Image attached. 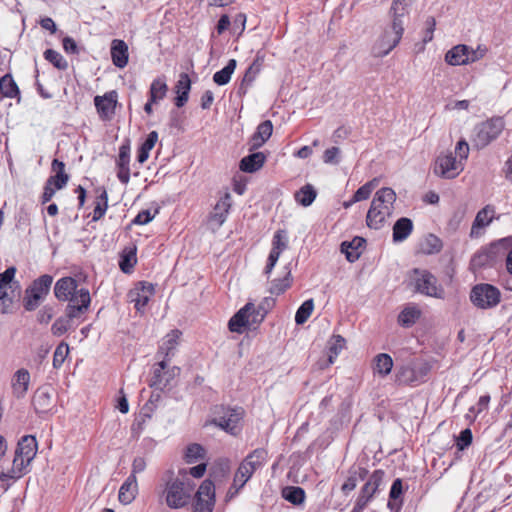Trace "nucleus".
<instances>
[{
	"instance_id": "nucleus-1",
	"label": "nucleus",
	"mask_w": 512,
	"mask_h": 512,
	"mask_svg": "<svg viewBox=\"0 0 512 512\" xmlns=\"http://www.w3.org/2000/svg\"><path fill=\"white\" fill-rule=\"evenodd\" d=\"M395 201L396 193L392 188L384 187L378 190L367 213V225L370 228L380 229L386 219L392 215Z\"/></svg>"
},
{
	"instance_id": "nucleus-2",
	"label": "nucleus",
	"mask_w": 512,
	"mask_h": 512,
	"mask_svg": "<svg viewBox=\"0 0 512 512\" xmlns=\"http://www.w3.org/2000/svg\"><path fill=\"white\" fill-rule=\"evenodd\" d=\"M194 490V483L186 476L173 478L166 483L165 500L168 507L178 509L184 507Z\"/></svg>"
},
{
	"instance_id": "nucleus-3",
	"label": "nucleus",
	"mask_w": 512,
	"mask_h": 512,
	"mask_svg": "<svg viewBox=\"0 0 512 512\" xmlns=\"http://www.w3.org/2000/svg\"><path fill=\"white\" fill-rule=\"evenodd\" d=\"M512 238H503L488 247L480 249L471 259L470 265L473 270L494 266L505 256L510 247Z\"/></svg>"
},
{
	"instance_id": "nucleus-4",
	"label": "nucleus",
	"mask_w": 512,
	"mask_h": 512,
	"mask_svg": "<svg viewBox=\"0 0 512 512\" xmlns=\"http://www.w3.org/2000/svg\"><path fill=\"white\" fill-rule=\"evenodd\" d=\"M268 459V452L264 448H257L250 452L239 464L234 478L238 487H244L245 484L251 479L255 471L262 468Z\"/></svg>"
},
{
	"instance_id": "nucleus-5",
	"label": "nucleus",
	"mask_w": 512,
	"mask_h": 512,
	"mask_svg": "<svg viewBox=\"0 0 512 512\" xmlns=\"http://www.w3.org/2000/svg\"><path fill=\"white\" fill-rule=\"evenodd\" d=\"M215 417L212 423L231 435H237L240 431L239 423L243 418L244 410L241 407H216Z\"/></svg>"
},
{
	"instance_id": "nucleus-6",
	"label": "nucleus",
	"mask_w": 512,
	"mask_h": 512,
	"mask_svg": "<svg viewBox=\"0 0 512 512\" xmlns=\"http://www.w3.org/2000/svg\"><path fill=\"white\" fill-rule=\"evenodd\" d=\"M404 32L403 21L392 19L391 26L384 31L374 46V54L377 57L388 55L400 42Z\"/></svg>"
},
{
	"instance_id": "nucleus-7",
	"label": "nucleus",
	"mask_w": 512,
	"mask_h": 512,
	"mask_svg": "<svg viewBox=\"0 0 512 512\" xmlns=\"http://www.w3.org/2000/svg\"><path fill=\"white\" fill-rule=\"evenodd\" d=\"M504 122L501 118H492L478 124L474 129L473 144L482 149L495 140L503 131Z\"/></svg>"
},
{
	"instance_id": "nucleus-8",
	"label": "nucleus",
	"mask_w": 512,
	"mask_h": 512,
	"mask_svg": "<svg viewBox=\"0 0 512 512\" xmlns=\"http://www.w3.org/2000/svg\"><path fill=\"white\" fill-rule=\"evenodd\" d=\"M414 283L416 291L430 297L443 299L445 291L438 284L437 278L427 270L414 269Z\"/></svg>"
},
{
	"instance_id": "nucleus-9",
	"label": "nucleus",
	"mask_w": 512,
	"mask_h": 512,
	"mask_svg": "<svg viewBox=\"0 0 512 512\" xmlns=\"http://www.w3.org/2000/svg\"><path fill=\"white\" fill-rule=\"evenodd\" d=\"M500 297V291L490 284H478L470 294L472 303L481 309L495 307L500 302Z\"/></svg>"
},
{
	"instance_id": "nucleus-10",
	"label": "nucleus",
	"mask_w": 512,
	"mask_h": 512,
	"mask_svg": "<svg viewBox=\"0 0 512 512\" xmlns=\"http://www.w3.org/2000/svg\"><path fill=\"white\" fill-rule=\"evenodd\" d=\"M464 169V163H461L454 156L453 152H446L437 157L434 173L442 178L453 179L458 176Z\"/></svg>"
},
{
	"instance_id": "nucleus-11",
	"label": "nucleus",
	"mask_w": 512,
	"mask_h": 512,
	"mask_svg": "<svg viewBox=\"0 0 512 512\" xmlns=\"http://www.w3.org/2000/svg\"><path fill=\"white\" fill-rule=\"evenodd\" d=\"M215 506L214 483L206 479L198 488L192 504L193 512H212Z\"/></svg>"
},
{
	"instance_id": "nucleus-12",
	"label": "nucleus",
	"mask_w": 512,
	"mask_h": 512,
	"mask_svg": "<svg viewBox=\"0 0 512 512\" xmlns=\"http://www.w3.org/2000/svg\"><path fill=\"white\" fill-rule=\"evenodd\" d=\"M179 371L180 369L178 367L167 368L166 360L163 359L155 365L149 386L163 390L178 375Z\"/></svg>"
},
{
	"instance_id": "nucleus-13",
	"label": "nucleus",
	"mask_w": 512,
	"mask_h": 512,
	"mask_svg": "<svg viewBox=\"0 0 512 512\" xmlns=\"http://www.w3.org/2000/svg\"><path fill=\"white\" fill-rule=\"evenodd\" d=\"M68 300L66 315L70 319L77 318L84 313L91 302L90 293L85 288L77 289Z\"/></svg>"
},
{
	"instance_id": "nucleus-14",
	"label": "nucleus",
	"mask_w": 512,
	"mask_h": 512,
	"mask_svg": "<svg viewBox=\"0 0 512 512\" xmlns=\"http://www.w3.org/2000/svg\"><path fill=\"white\" fill-rule=\"evenodd\" d=\"M117 98L118 94L115 90L94 98L95 107L102 120H110L114 116Z\"/></svg>"
},
{
	"instance_id": "nucleus-15",
	"label": "nucleus",
	"mask_w": 512,
	"mask_h": 512,
	"mask_svg": "<svg viewBox=\"0 0 512 512\" xmlns=\"http://www.w3.org/2000/svg\"><path fill=\"white\" fill-rule=\"evenodd\" d=\"M153 294L154 286L151 283H140V286L129 291L128 299L137 311L143 312Z\"/></svg>"
},
{
	"instance_id": "nucleus-16",
	"label": "nucleus",
	"mask_w": 512,
	"mask_h": 512,
	"mask_svg": "<svg viewBox=\"0 0 512 512\" xmlns=\"http://www.w3.org/2000/svg\"><path fill=\"white\" fill-rule=\"evenodd\" d=\"M130 140L126 139L119 147V154L117 158V177L123 184H127L130 180Z\"/></svg>"
},
{
	"instance_id": "nucleus-17",
	"label": "nucleus",
	"mask_w": 512,
	"mask_h": 512,
	"mask_svg": "<svg viewBox=\"0 0 512 512\" xmlns=\"http://www.w3.org/2000/svg\"><path fill=\"white\" fill-rule=\"evenodd\" d=\"M287 248V241L285 232L282 230L277 231L274 234L272 249L268 256V262L265 268V274L269 275L276 265L280 254Z\"/></svg>"
},
{
	"instance_id": "nucleus-18",
	"label": "nucleus",
	"mask_w": 512,
	"mask_h": 512,
	"mask_svg": "<svg viewBox=\"0 0 512 512\" xmlns=\"http://www.w3.org/2000/svg\"><path fill=\"white\" fill-rule=\"evenodd\" d=\"M231 194L226 192L216 203L210 214V222L219 228L225 222L231 208Z\"/></svg>"
},
{
	"instance_id": "nucleus-19",
	"label": "nucleus",
	"mask_w": 512,
	"mask_h": 512,
	"mask_svg": "<svg viewBox=\"0 0 512 512\" xmlns=\"http://www.w3.org/2000/svg\"><path fill=\"white\" fill-rule=\"evenodd\" d=\"M273 132V124L270 120L260 123L255 133L250 138V150H255L264 145L271 137Z\"/></svg>"
},
{
	"instance_id": "nucleus-20",
	"label": "nucleus",
	"mask_w": 512,
	"mask_h": 512,
	"mask_svg": "<svg viewBox=\"0 0 512 512\" xmlns=\"http://www.w3.org/2000/svg\"><path fill=\"white\" fill-rule=\"evenodd\" d=\"M111 59L118 68H124L128 63V45L120 39H115L111 44Z\"/></svg>"
},
{
	"instance_id": "nucleus-21",
	"label": "nucleus",
	"mask_w": 512,
	"mask_h": 512,
	"mask_svg": "<svg viewBox=\"0 0 512 512\" xmlns=\"http://www.w3.org/2000/svg\"><path fill=\"white\" fill-rule=\"evenodd\" d=\"M30 383V373L27 369H19L15 372L12 378V390L13 394L17 398H22L28 391Z\"/></svg>"
},
{
	"instance_id": "nucleus-22",
	"label": "nucleus",
	"mask_w": 512,
	"mask_h": 512,
	"mask_svg": "<svg viewBox=\"0 0 512 512\" xmlns=\"http://www.w3.org/2000/svg\"><path fill=\"white\" fill-rule=\"evenodd\" d=\"M253 309V303H247L229 320L228 327L231 332L242 333L245 327L249 328V310Z\"/></svg>"
},
{
	"instance_id": "nucleus-23",
	"label": "nucleus",
	"mask_w": 512,
	"mask_h": 512,
	"mask_svg": "<svg viewBox=\"0 0 512 512\" xmlns=\"http://www.w3.org/2000/svg\"><path fill=\"white\" fill-rule=\"evenodd\" d=\"M77 282L72 277H64L58 280L54 287V294L58 300L67 301L77 290Z\"/></svg>"
},
{
	"instance_id": "nucleus-24",
	"label": "nucleus",
	"mask_w": 512,
	"mask_h": 512,
	"mask_svg": "<svg viewBox=\"0 0 512 512\" xmlns=\"http://www.w3.org/2000/svg\"><path fill=\"white\" fill-rule=\"evenodd\" d=\"M138 492L137 478L129 475L119 489V501L122 504H130L136 497Z\"/></svg>"
},
{
	"instance_id": "nucleus-25",
	"label": "nucleus",
	"mask_w": 512,
	"mask_h": 512,
	"mask_svg": "<svg viewBox=\"0 0 512 512\" xmlns=\"http://www.w3.org/2000/svg\"><path fill=\"white\" fill-rule=\"evenodd\" d=\"M15 273L16 268L13 266L0 273V291H9L14 295H21V286L18 281L14 280Z\"/></svg>"
},
{
	"instance_id": "nucleus-26",
	"label": "nucleus",
	"mask_w": 512,
	"mask_h": 512,
	"mask_svg": "<svg viewBox=\"0 0 512 512\" xmlns=\"http://www.w3.org/2000/svg\"><path fill=\"white\" fill-rule=\"evenodd\" d=\"M395 384L399 386H413L418 384V378L410 363L402 365L396 369L394 375Z\"/></svg>"
},
{
	"instance_id": "nucleus-27",
	"label": "nucleus",
	"mask_w": 512,
	"mask_h": 512,
	"mask_svg": "<svg viewBox=\"0 0 512 512\" xmlns=\"http://www.w3.org/2000/svg\"><path fill=\"white\" fill-rule=\"evenodd\" d=\"M365 242V239L362 237H355L350 242L344 241L341 244V252L345 254L349 262H354L360 257Z\"/></svg>"
},
{
	"instance_id": "nucleus-28",
	"label": "nucleus",
	"mask_w": 512,
	"mask_h": 512,
	"mask_svg": "<svg viewBox=\"0 0 512 512\" xmlns=\"http://www.w3.org/2000/svg\"><path fill=\"white\" fill-rule=\"evenodd\" d=\"M175 89L177 93V97L175 98V105L180 108L185 105L189 98L191 81L188 74H180Z\"/></svg>"
},
{
	"instance_id": "nucleus-29",
	"label": "nucleus",
	"mask_w": 512,
	"mask_h": 512,
	"mask_svg": "<svg viewBox=\"0 0 512 512\" xmlns=\"http://www.w3.org/2000/svg\"><path fill=\"white\" fill-rule=\"evenodd\" d=\"M393 359L387 353H380L374 357L373 372L381 378L388 376L393 368Z\"/></svg>"
},
{
	"instance_id": "nucleus-30",
	"label": "nucleus",
	"mask_w": 512,
	"mask_h": 512,
	"mask_svg": "<svg viewBox=\"0 0 512 512\" xmlns=\"http://www.w3.org/2000/svg\"><path fill=\"white\" fill-rule=\"evenodd\" d=\"M468 46L459 44L451 48L445 55V61L452 66L467 65Z\"/></svg>"
},
{
	"instance_id": "nucleus-31",
	"label": "nucleus",
	"mask_w": 512,
	"mask_h": 512,
	"mask_svg": "<svg viewBox=\"0 0 512 512\" xmlns=\"http://www.w3.org/2000/svg\"><path fill=\"white\" fill-rule=\"evenodd\" d=\"M403 483L400 478L393 481L390 492L388 508L393 512H399L403 504Z\"/></svg>"
},
{
	"instance_id": "nucleus-32",
	"label": "nucleus",
	"mask_w": 512,
	"mask_h": 512,
	"mask_svg": "<svg viewBox=\"0 0 512 512\" xmlns=\"http://www.w3.org/2000/svg\"><path fill=\"white\" fill-rule=\"evenodd\" d=\"M266 156L262 152L252 153L240 161V169L243 172L253 173L259 170L265 162Z\"/></svg>"
},
{
	"instance_id": "nucleus-33",
	"label": "nucleus",
	"mask_w": 512,
	"mask_h": 512,
	"mask_svg": "<svg viewBox=\"0 0 512 512\" xmlns=\"http://www.w3.org/2000/svg\"><path fill=\"white\" fill-rule=\"evenodd\" d=\"M52 169L55 172V175L49 177L47 182L53 185L56 189H62L65 187L69 179V176L65 173V164L62 161L54 159L52 162Z\"/></svg>"
},
{
	"instance_id": "nucleus-34",
	"label": "nucleus",
	"mask_w": 512,
	"mask_h": 512,
	"mask_svg": "<svg viewBox=\"0 0 512 512\" xmlns=\"http://www.w3.org/2000/svg\"><path fill=\"white\" fill-rule=\"evenodd\" d=\"M495 213V209L491 205H486L483 209H481L473 222L471 228V235L477 234V230L488 226L493 219Z\"/></svg>"
},
{
	"instance_id": "nucleus-35",
	"label": "nucleus",
	"mask_w": 512,
	"mask_h": 512,
	"mask_svg": "<svg viewBox=\"0 0 512 512\" xmlns=\"http://www.w3.org/2000/svg\"><path fill=\"white\" fill-rule=\"evenodd\" d=\"M413 230L411 219L402 217L396 221L393 226V241L402 242L408 238Z\"/></svg>"
},
{
	"instance_id": "nucleus-36",
	"label": "nucleus",
	"mask_w": 512,
	"mask_h": 512,
	"mask_svg": "<svg viewBox=\"0 0 512 512\" xmlns=\"http://www.w3.org/2000/svg\"><path fill=\"white\" fill-rule=\"evenodd\" d=\"M0 94L6 98H17L20 102V91L11 74H5L0 78Z\"/></svg>"
},
{
	"instance_id": "nucleus-37",
	"label": "nucleus",
	"mask_w": 512,
	"mask_h": 512,
	"mask_svg": "<svg viewBox=\"0 0 512 512\" xmlns=\"http://www.w3.org/2000/svg\"><path fill=\"white\" fill-rule=\"evenodd\" d=\"M180 335L181 332L179 330H172L170 333H168L159 348L158 355H163L165 360L166 358H170V356L174 354V350L178 344L177 341Z\"/></svg>"
},
{
	"instance_id": "nucleus-38",
	"label": "nucleus",
	"mask_w": 512,
	"mask_h": 512,
	"mask_svg": "<svg viewBox=\"0 0 512 512\" xmlns=\"http://www.w3.org/2000/svg\"><path fill=\"white\" fill-rule=\"evenodd\" d=\"M52 392L53 388L50 385L38 388L35 392L38 406L34 407V410L40 413L46 412L52 403Z\"/></svg>"
},
{
	"instance_id": "nucleus-39",
	"label": "nucleus",
	"mask_w": 512,
	"mask_h": 512,
	"mask_svg": "<svg viewBox=\"0 0 512 512\" xmlns=\"http://www.w3.org/2000/svg\"><path fill=\"white\" fill-rule=\"evenodd\" d=\"M384 475L383 470H375L362 487L361 492L372 498L382 484Z\"/></svg>"
},
{
	"instance_id": "nucleus-40",
	"label": "nucleus",
	"mask_w": 512,
	"mask_h": 512,
	"mask_svg": "<svg viewBox=\"0 0 512 512\" xmlns=\"http://www.w3.org/2000/svg\"><path fill=\"white\" fill-rule=\"evenodd\" d=\"M52 281V276L47 274L42 275L38 280H34V306L38 300L49 293Z\"/></svg>"
},
{
	"instance_id": "nucleus-41",
	"label": "nucleus",
	"mask_w": 512,
	"mask_h": 512,
	"mask_svg": "<svg viewBox=\"0 0 512 512\" xmlns=\"http://www.w3.org/2000/svg\"><path fill=\"white\" fill-rule=\"evenodd\" d=\"M282 497L293 505H301L304 503L306 495L301 487L287 486L282 490Z\"/></svg>"
},
{
	"instance_id": "nucleus-42",
	"label": "nucleus",
	"mask_w": 512,
	"mask_h": 512,
	"mask_svg": "<svg viewBox=\"0 0 512 512\" xmlns=\"http://www.w3.org/2000/svg\"><path fill=\"white\" fill-rule=\"evenodd\" d=\"M237 66V62L235 59H230L227 63V65L221 69L220 71H217L213 75V81L219 85L223 86L229 83L232 74L234 73Z\"/></svg>"
},
{
	"instance_id": "nucleus-43",
	"label": "nucleus",
	"mask_w": 512,
	"mask_h": 512,
	"mask_svg": "<svg viewBox=\"0 0 512 512\" xmlns=\"http://www.w3.org/2000/svg\"><path fill=\"white\" fill-rule=\"evenodd\" d=\"M265 55L261 51H258L256 57L252 64L248 67L243 80L242 85L244 83L250 84L254 81L256 75L260 72L262 65L264 63Z\"/></svg>"
},
{
	"instance_id": "nucleus-44",
	"label": "nucleus",
	"mask_w": 512,
	"mask_h": 512,
	"mask_svg": "<svg viewBox=\"0 0 512 512\" xmlns=\"http://www.w3.org/2000/svg\"><path fill=\"white\" fill-rule=\"evenodd\" d=\"M99 194L96 197L95 200V207L93 210V221L100 220L106 213V210L108 208V194L105 189H99Z\"/></svg>"
},
{
	"instance_id": "nucleus-45",
	"label": "nucleus",
	"mask_w": 512,
	"mask_h": 512,
	"mask_svg": "<svg viewBox=\"0 0 512 512\" xmlns=\"http://www.w3.org/2000/svg\"><path fill=\"white\" fill-rule=\"evenodd\" d=\"M316 190L310 184L303 186L296 194V201L304 207L310 206L316 198Z\"/></svg>"
},
{
	"instance_id": "nucleus-46",
	"label": "nucleus",
	"mask_w": 512,
	"mask_h": 512,
	"mask_svg": "<svg viewBox=\"0 0 512 512\" xmlns=\"http://www.w3.org/2000/svg\"><path fill=\"white\" fill-rule=\"evenodd\" d=\"M413 0H393L390 7L392 19L403 21V17L408 14V8Z\"/></svg>"
},
{
	"instance_id": "nucleus-47",
	"label": "nucleus",
	"mask_w": 512,
	"mask_h": 512,
	"mask_svg": "<svg viewBox=\"0 0 512 512\" xmlns=\"http://www.w3.org/2000/svg\"><path fill=\"white\" fill-rule=\"evenodd\" d=\"M421 312L415 307H406L398 316V322L403 327L412 326L420 317Z\"/></svg>"
},
{
	"instance_id": "nucleus-48",
	"label": "nucleus",
	"mask_w": 512,
	"mask_h": 512,
	"mask_svg": "<svg viewBox=\"0 0 512 512\" xmlns=\"http://www.w3.org/2000/svg\"><path fill=\"white\" fill-rule=\"evenodd\" d=\"M167 90L168 87L164 80L160 78L153 80L149 91V98L151 99V102H158L162 100L166 96Z\"/></svg>"
},
{
	"instance_id": "nucleus-49",
	"label": "nucleus",
	"mask_w": 512,
	"mask_h": 512,
	"mask_svg": "<svg viewBox=\"0 0 512 512\" xmlns=\"http://www.w3.org/2000/svg\"><path fill=\"white\" fill-rule=\"evenodd\" d=\"M314 309L313 299H308L302 303L295 314V322L298 325L304 324L311 316Z\"/></svg>"
},
{
	"instance_id": "nucleus-50",
	"label": "nucleus",
	"mask_w": 512,
	"mask_h": 512,
	"mask_svg": "<svg viewBox=\"0 0 512 512\" xmlns=\"http://www.w3.org/2000/svg\"><path fill=\"white\" fill-rule=\"evenodd\" d=\"M378 182V179L374 178L358 188L353 195L352 202H359L368 199L374 188L378 185Z\"/></svg>"
},
{
	"instance_id": "nucleus-51",
	"label": "nucleus",
	"mask_w": 512,
	"mask_h": 512,
	"mask_svg": "<svg viewBox=\"0 0 512 512\" xmlns=\"http://www.w3.org/2000/svg\"><path fill=\"white\" fill-rule=\"evenodd\" d=\"M44 57L48 62H50L54 67H56L59 70H66L68 68V62L56 50L47 49L44 52Z\"/></svg>"
},
{
	"instance_id": "nucleus-52",
	"label": "nucleus",
	"mask_w": 512,
	"mask_h": 512,
	"mask_svg": "<svg viewBox=\"0 0 512 512\" xmlns=\"http://www.w3.org/2000/svg\"><path fill=\"white\" fill-rule=\"evenodd\" d=\"M205 455L204 448L199 444H190L185 453L187 463H194L199 459H203Z\"/></svg>"
},
{
	"instance_id": "nucleus-53",
	"label": "nucleus",
	"mask_w": 512,
	"mask_h": 512,
	"mask_svg": "<svg viewBox=\"0 0 512 512\" xmlns=\"http://www.w3.org/2000/svg\"><path fill=\"white\" fill-rule=\"evenodd\" d=\"M266 314L267 311L264 308L261 306L255 307L253 304V309L248 312L249 328H256L264 320Z\"/></svg>"
},
{
	"instance_id": "nucleus-54",
	"label": "nucleus",
	"mask_w": 512,
	"mask_h": 512,
	"mask_svg": "<svg viewBox=\"0 0 512 512\" xmlns=\"http://www.w3.org/2000/svg\"><path fill=\"white\" fill-rule=\"evenodd\" d=\"M21 295H14L9 291H0V313L6 314L15 299L19 300Z\"/></svg>"
},
{
	"instance_id": "nucleus-55",
	"label": "nucleus",
	"mask_w": 512,
	"mask_h": 512,
	"mask_svg": "<svg viewBox=\"0 0 512 512\" xmlns=\"http://www.w3.org/2000/svg\"><path fill=\"white\" fill-rule=\"evenodd\" d=\"M410 364L413 367V370L415 371V376L416 378H418V382H423L425 377L430 372V364L426 361L411 362Z\"/></svg>"
},
{
	"instance_id": "nucleus-56",
	"label": "nucleus",
	"mask_w": 512,
	"mask_h": 512,
	"mask_svg": "<svg viewBox=\"0 0 512 512\" xmlns=\"http://www.w3.org/2000/svg\"><path fill=\"white\" fill-rule=\"evenodd\" d=\"M69 353V346L67 343H60L55 352H54V356H53V365L54 367H60L64 360L66 359L67 355Z\"/></svg>"
},
{
	"instance_id": "nucleus-57",
	"label": "nucleus",
	"mask_w": 512,
	"mask_h": 512,
	"mask_svg": "<svg viewBox=\"0 0 512 512\" xmlns=\"http://www.w3.org/2000/svg\"><path fill=\"white\" fill-rule=\"evenodd\" d=\"M290 272L282 279L274 280L270 287V293L280 295L290 286Z\"/></svg>"
},
{
	"instance_id": "nucleus-58",
	"label": "nucleus",
	"mask_w": 512,
	"mask_h": 512,
	"mask_svg": "<svg viewBox=\"0 0 512 512\" xmlns=\"http://www.w3.org/2000/svg\"><path fill=\"white\" fill-rule=\"evenodd\" d=\"M426 247L424 251L428 254L437 253L442 248L441 240L435 235L430 234L425 240Z\"/></svg>"
},
{
	"instance_id": "nucleus-59",
	"label": "nucleus",
	"mask_w": 512,
	"mask_h": 512,
	"mask_svg": "<svg viewBox=\"0 0 512 512\" xmlns=\"http://www.w3.org/2000/svg\"><path fill=\"white\" fill-rule=\"evenodd\" d=\"M473 435L469 428H466L460 432V435L456 438V445L459 450H464L472 443Z\"/></svg>"
},
{
	"instance_id": "nucleus-60",
	"label": "nucleus",
	"mask_w": 512,
	"mask_h": 512,
	"mask_svg": "<svg viewBox=\"0 0 512 512\" xmlns=\"http://www.w3.org/2000/svg\"><path fill=\"white\" fill-rule=\"evenodd\" d=\"M71 320L67 316L66 318L57 319L52 325V333L57 336L64 334L69 329Z\"/></svg>"
},
{
	"instance_id": "nucleus-61",
	"label": "nucleus",
	"mask_w": 512,
	"mask_h": 512,
	"mask_svg": "<svg viewBox=\"0 0 512 512\" xmlns=\"http://www.w3.org/2000/svg\"><path fill=\"white\" fill-rule=\"evenodd\" d=\"M454 153V156H456L457 159L461 161V163H463L468 158L469 145L465 139L457 142Z\"/></svg>"
},
{
	"instance_id": "nucleus-62",
	"label": "nucleus",
	"mask_w": 512,
	"mask_h": 512,
	"mask_svg": "<svg viewBox=\"0 0 512 512\" xmlns=\"http://www.w3.org/2000/svg\"><path fill=\"white\" fill-rule=\"evenodd\" d=\"M157 213V209L153 213L150 210H142L134 218L133 223L138 225L148 224L150 221L154 219Z\"/></svg>"
},
{
	"instance_id": "nucleus-63",
	"label": "nucleus",
	"mask_w": 512,
	"mask_h": 512,
	"mask_svg": "<svg viewBox=\"0 0 512 512\" xmlns=\"http://www.w3.org/2000/svg\"><path fill=\"white\" fill-rule=\"evenodd\" d=\"M340 149L331 147L326 149L323 155V161L327 164H336L339 162Z\"/></svg>"
},
{
	"instance_id": "nucleus-64",
	"label": "nucleus",
	"mask_w": 512,
	"mask_h": 512,
	"mask_svg": "<svg viewBox=\"0 0 512 512\" xmlns=\"http://www.w3.org/2000/svg\"><path fill=\"white\" fill-rule=\"evenodd\" d=\"M486 52H487V49L482 48L481 46H478L477 49H473L468 46V52H467L468 64L482 59L485 56Z\"/></svg>"
}]
</instances>
